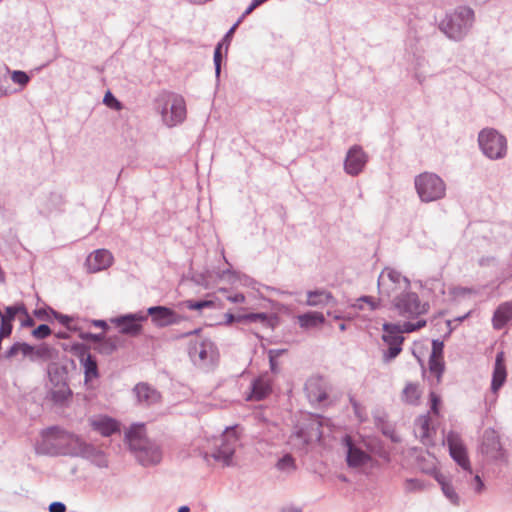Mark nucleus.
<instances>
[{"mask_svg":"<svg viewBox=\"0 0 512 512\" xmlns=\"http://www.w3.org/2000/svg\"><path fill=\"white\" fill-rule=\"evenodd\" d=\"M227 300L232 303H243L245 301V296L242 293H237L232 296H227Z\"/></svg>","mask_w":512,"mask_h":512,"instance_id":"47","label":"nucleus"},{"mask_svg":"<svg viewBox=\"0 0 512 512\" xmlns=\"http://www.w3.org/2000/svg\"><path fill=\"white\" fill-rule=\"evenodd\" d=\"M147 312L151 316L152 322L158 327H165L178 321L177 314L167 307H150Z\"/></svg>","mask_w":512,"mask_h":512,"instance_id":"18","label":"nucleus"},{"mask_svg":"<svg viewBox=\"0 0 512 512\" xmlns=\"http://www.w3.org/2000/svg\"><path fill=\"white\" fill-rule=\"evenodd\" d=\"M238 320L266 323L268 322V316L265 313H251L238 317Z\"/></svg>","mask_w":512,"mask_h":512,"instance_id":"35","label":"nucleus"},{"mask_svg":"<svg viewBox=\"0 0 512 512\" xmlns=\"http://www.w3.org/2000/svg\"><path fill=\"white\" fill-rule=\"evenodd\" d=\"M480 451L491 460H498L502 458L503 450L499 435L494 429L489 428L484 431Z\"/></svg>","mask_w":512,"mask_h":512,"instance_id":"12","label":"nucleus"},{"mask_svg":"<svg viewBox=\"0 0 512 512\" xmlns=\"http://www.w3.org/2000/svg\"><path fill=\"white\" fill-rule=\"evenodd\" d=\"M469 314H470V312H467V313H466V314H464L463 316L455 318V321L461 322V321H463L464 319H466V318L469 316Z\"/></svg>","mask_w":512,"mask_h":512,"instance_id":"56","label":"nucleus"},{"mask_svg":"<svg viewBox=\"0 0 512 512\" xmlns=\"http://www.w3.org/2000/svg\"><path fill=\"white\" fill-rule=\"evenodd\" d=\"M190 509L188 506H181L178 510V512H189Z\"/></svg>","mask_w":512,"mask_h":512,"instance_id":"58","label":"nucleus"},{"mask_svg":"<svg viewBox=\"0 0 512 512\" xmlns=\"http://www.w3.org/2000/svg\"><path fill=\"white\" fill-rule=\"evenodd\" d=\"M134 391L138 400L142 403L150 405L160 400V394L147 384L141 383L136 385Z\"/></svg>","mask_w":512,"mask_h":512,"instance_id":"25","label":"nucleus"},{"mask_svg":"<svg viewBox=\"0 0 512 512\" xmlns=\"http://www.w3.org/2000/svg\"><path fill=\"white\" fill-rule=\"evenodd\" d=\"M127 439L132 450L136 452L137 459L143 465H152L160 462L162 453L157 446H149L151 457H148L149 440L145 435L143 425H134L127 433Z\"/></svg>","mask_w":512,"mask_h":512,"instance_id":"2","label":"nucleus"},{"mask_svg":"<svg viewBox=\"0 0 512 512\" xmlns=\"http://www.w3.org/2000/svg\"><path fill=\"white\" fill-rule=\"evenodd\" d=\"M286 350H280V349H271L268 352L269 358H275L277 359L279 356H281Z\"/></svg>","mask_w":512,"mask_h":512,"instance_id":"50","label":"nucleus"},{"mask_svg":"<svg viewBox=\"0 0 512 512\" xmlns=\"http://www.w3.org/2000/svg\"><path fill=\"white\" fill-rule=\"evenodd\" d=\"M168 103L170 104V111L164 109L162 118L168 126L172 127L183 122L186 118V105L181 96H171Z\"/></svg>","mask_w":512,"mask_h":512,"instance_id":"13","label":"nucleus"},{"mask_svg":"<svg viewBox=\"0 0 512 512\" xmlns=\"http://www.w3.org/2000/svg\"><path fill=\"white\" fill-rule=\"evenodd\" d=\"M12 81L24 87L28 84L30 77L23 71H13L11 74Z\"/></svg>","mask_w":512,"mask_h":512,"instance_id":"36","label":"nucleus"},{"mask_svg":"<svg viewBox=\"0 0 512 512\" xmlns=\"http://www.w3.org/2000/svg\"><path fill=\"white\" fill-rule=\"evenodd\" d=\"M475 20L474 11L467 6L456 8L450 15V39H463L473 26Z\"/></svg>","mask_w":512,"mask_h":512,"instance_id":"9","label":"nucleus"},{"mask_svg":"<svg viewBox=\"0 0 512 512\" xmlns=\"http://www.w3.org/2000/svg\"><path fill=\"white\" fill-rule=\"evenodd\" d=\"M20 312H26L23 305L9 306L5 309V313L1 316V318L13 322L16 315Z\"/></svg>","mask_w":512,"mask_h":512,"instance_id":"33","label":"nucleus"},{"mask_svg":"<svg viewBox=\"0 0 512 512\" xmlns=\"http://www.w3.org/2000/svg\"><path fill=\"white\" fill-rule=\"evenodd\" d=\"M103 101L108 107L115 108L116 110L121 109L120 102L109 91L105 94Z\"/></svg>","mask_w":512,"mask_h":512,"instance_id":"39","label":"nucleus"},{"mask_svg":"<svg viewBox=\"0 0 512 512\" xmlns=\"http://www.w3.org/2000/svg\"><path fill=\"white\" fill-rule=\"evenodd\" d=\"M223 47H224L223 43H219L216 46L215 51H214V64H215V70H216L217 76L220 74Z\"/></svg>","mask_w":512,"mask_h":512,"instance_id":"38","label":"nucleus"},{"mask_svg":"<svg viewBox=\"0 0 512 512\" xmlns=\"http://www.w3.org/2000/svg\"><path fill=\"white\" fill-rule=\"evenodd\" d=\"M409 289V279L394 269L385 268L378 277V292L381 298L386 297L392 301Z\"/></svg>","mask_w":512,"mask_h":512,"instance_id":"4","label":"nucleus"},{"mask_svg":"<svg viewBox=\"0 0 512 512\" xmlns=\"http://www.w3.org/2000/svg\"><path fill=\"white\" fill-rule=\"evenodd\" d=\"M90 426L96 432L104 437H108L116 432H119V423L108 416H94L89 419Z\"/></svg>","mask_w":512,"mask_h":512,"instance_id":"17","label":"nucleus"},{"mask_svg":"<svg viewBox=\"0 0 512 512\" xmlns=\"http://www.w3.org/2000/svg\"><path fill=\"white\" fill-rule=\"evenodd\" d=\"M186 307L190 310H201L203 308L216 307L214 300H203V301H186Z\"/></svg>","mask_w":512,"mask_h":512,"instance_id":"32","label":"nucleus"},{"mask_svg":"<svg viewBox=\"0 0 512 512\" xmlns=\"http://www.w3.org/2000/svg\"><path fill=\"white\" fill-rule=\"evenodd\" d=\"M450 458L456 463L459 471L462 472L463 478L467 481L470 488L475 493H481L484 489V483L477 473H474L467 447L458 438L456 434L450 431Z\"/></svg>","mask_w":512,"mask_h":512,"instance_id":"1","label":"nucleus"},{"mask_svg":"<svg viewBox=\"0 0 512 512\" xmlns=\"http://www.w3.org/2000/svg\"><path fill=\"white\" fill-rule=\"evenodd\" d=\"M359 302H364V303H367L369 306H370V309L371 310H374L376 308L379 307V301H376L374 298L372 297H363L361 299L358 300Z\"/></svg>","mask_w":512,"mask_h":512,"instance_id":"44","label":"nucleus"},{"mask_svg":"<svg viewBox=\"0 0 512 512\" xmlns=\"http://www.w3.org/2000/svg\"><path fill=\"white\" fill-rule=\"evenodd\" d=\"M340 329H341V330H344V329H345V325H344V324H341V325H340Z\"/></svg>","mask_w":512,"mask_h":512,"instance_id":"64","label":"nucleus"},{"mask_svg":"<svg viewBox=\"0 0 512 512\" xmlns=\"http://www.w3.org/2000/svg\"><path fill=\"white\" fill-rule=\"evenodd\" d=\"M478 146L490 160L503 159L507 154V139L494 128H483L478 133Z\"/></svg>","mask_w":512,"mask_h":512,"instance_id":"3","label":"nucleus"},{"mask_svg":"<svg viewBox=\"0 0 512 512\" xmlns=\"http://www.w3.org/2000/svg\"><path fill=\"white\" fill-rule=\"evenodd\" d=\"M277 467L282 471H291L295 469V461L291 455L287 454L278 461Z\"/></svg>","mask_w":512,"mask_h":512,"instance_id":"34","label":"nucleus"},{"mask_svg":"<svg viewBox=\"0 0 512 512\" xmlns=\"http://www.w3.org/2000/svg\"><path fill=\"white\" fill-rule=\"evenodd\" d=\"M440 397L435 393H430V408L431 412H433L435 415L439 414V405H440Z\"/></svg>","mask_w":512,"mask_h":512,"instance_id":"41","label":"nucleus"},{"mask_svg":"<svg viewBox=\"0 0 512 512\" xmlns=\"http://www.w3.org/2000/svg\"><path fill=\"white\" fill-rule=\"evenodd\" d=\"M299 325L302 328H313L324 323V315L320 312H308L297 316Z\"/></svg>","mask_w":512,"mask_h":512,"instance_id":"27","label":"nucleus"},{"mask_svg":"<svg viewBox=\"0 0 512 512\" xmlns=\"http://www.w3.org/2000/svg\"><path fill=\"white\" fill-rule=\"evenodd\" d=\"M54 354V350L47 346V345H41L39 347L34 348L32 360L35 359H43V360H50L52 359Z\"/></svg>","mask_w":512,"mask_h":512,"instance_id":"31","label":"nucleus"},{"mask_svg":"<svg viewBox=\"0 0 512 512\" xmlns=\"http://www.w3.org/2000/svg\"><path fill=\"white\" fill-rule=\"evenodd\" d=\"M149 446H155V445H154V444H152L151 442H149V443H148V447H149ZM147 450H148V457H151V451H150V449L148 448Z\"/></svg>","mask_w":512,"mask_h":512,"instance_id":"60","label":"nucleus"},{"mask_svg":"<svg viewBox=\"0 0 512 512\" xmlns=\"http://www.w3.org/2000/svg\"><path fill=\"white\" fill-rule=\"evenodd\" d=\"M51 334V329L46 324L39 325L33 330L32 335L37 339H44Z\"/></svg>","mask_w":512,"mask_h":512,"instance_id":"37","label":"nucleus"},{"mask_svg":"<svg viewBox=\"0 0 512 512\" xmlns=\"http://www.w3.org/2000/svg\"><path fill=\"white\" fill-rule=\"evenodd\" d=\"M332 300V295L326 291L309 292L307 298V304L309 306H318L327 304Z\"/></svg>","mask_w":512,"mask_h":512,"instance_id":"29","label":"nucleus"},{"mask_svg":"<svg viewBox=\"0 0 512 512\" xmlns=\"http://www.w3.org/2000/svg\"><path fill=\"white\" fill-rule=\"evenodd\" d=\"M43 437L47 442L52 440L58 441V444L68 443L70 441H78V438L58 427H51L43 432Z\"/></svg>","mask_w":512,"mask_h":512,"instance_id":"26","label":"nucleus"},{"mask_svg":"<svg viewBox=\"0 0 512 512\" xmlns=\"http://www.w3.org/2000/svg\"><path fill=\"white\" fill-rule=\"evenodd\" d=\"M270 368L273 372H277V362L275 358H269Z\"/></svg>","mask_w":512,"mask_h":512,"instance_id":"55","label":"nucleus"},{"mask_svg":"<svg viewBox=\"0 0 512 512\" xmlns=\"http://www.w3.org/2000/svg\"><path fill=\"white\" fill-rule=\"evenodd\" d=\"M146 319L147 316L143 314H129L114 319L113 323L119 328L120 333L136 336L141 332V322Z\"/></svg>","mask_w":512,"mask_h":512,"instance_id":"14","label":"nucleus"},{"mask_svg":"<svg viewBox=\"0 0 512 512\" xmlns=\"http://www.w3.org/2000/svg\"><path fill=\"white\" fill-rule=\"evenodd\" d=\"M241 23V19H239L231 28L230 30L226 33L224 39L222 40L221 43H223V45L225 46V52L227 51L228 49V46L230 44V41H231V38L235 32V30L237 29L238 25Z\"/></svg>","mask_w":512,"mask_h":512,"instance_id":"42","label":"nucleus"},{"mask_svg":"<svg viewBox=\"0 0 512 512\" xmlns=\"http://www.w3.org/2000/svg\"><path fill=\"white\" fill-rule=\"evenodd\" d=\"M305 390L312 403H321L327 398L326 384L321 377H311L306 382Z\"/></svg>","mask_w":512,"mask_h":512,"instance_id":"19","label":"nucleus"},{"mask_svg":"<svg viewBox=\"0 0 512 512\" xmlns=\"http://www.w3.org/2000/svg\"><path fill=\"white\" fill-rule=\"evenodd\" d=\"M225 318H226V324H232V323L236 320V318L234 317V315H233V314H231V313H227V314L225 315Z\"/></svg>","mask_w":512,"mask_h":512,"instance_id":"54","label":"nucleus"},{"mask_svg":"<svg viewBox=\"0 0 512 512\" xmlns=\"http://www.w3.org/2000/svg\"><path fill=\"white\" fill-rule=\"evenodd\" d=\"M272 392L271 380L266 376H260L252 383L251 393L247 400L260 401L266 398Z\"/></svg>","mask_w":512,"mask_h":512,"instance_id":"22","label":"nucleus"},{"mask_svg":"<svg viewBox=\"0 0 512 512\" xmlns=\"http://www.w3.org/2000/svg\"><path fill=\"white\" fill-rule=\"evenodd\" d=\"M12 332V322L1 318L0 338L8 337Z\"/></svg>","mask_w":512,"mask_h":512,"instance_id":"40","label":"nucleus"},{"mask_svg":"<svg viewBox=\"0 0 512 512\" xmlns=\"http://www.w3.org/2000/svg\"><path fill=\"white\" fill-rule=\"evenodd\" d=\"M255 8H257V6H253L252 2L250 6L246 9V11L243 13L240 19L242 20L245 16L249 15Z\"/></svg>","mask_w":512,"mask_h":512,"instance_id":"53","label":"nucleus"},{"mask_svg":"<svg viewBox=\"0 0 512 512\" xmlns=\"http://www.w3.org/2000/svg\"><path fill=\"white\" fill-rule=\"evenodd\" d=\"M419 425L422 430V437L427 435V429H428V420L426 418H422L419 420Z\"/></svg>","mask_w":512,"mask_h":512,"instance_id":"49","label":"nucleus"},{"mask_svg":"<svg viewBox=\"0 0 512 512\" xmlns=\"http://www.w3.org/2000/svg\"><path fill=\"white\" fill-rule=\"evenodd\" d=\"M388 346H389V349L386 354L388 359L395 358L396 356L399 355V353L402 350L401 345H388Z\"/></svg>","mask_w":512,"mask_h":512,"instance_id":"43","label":"nucleus"},{"mask_svg":"<svg viewBox=\"0 0 512 512\" xmlns=\"http://www.w3.org/2000/svg\"><path fill=\"white\" fill-rule=\"evenodd\" d=\"M367 162V156L363 150L358 147H352L345 160V170L350 175L359 174Z\"/></svg>","mask_w":512,"mask_h":512,"instance_id":"16","label":"nucleus"},{"mask_svg":"<svg viewBox=\"0 0 512 512\" xmlns=\"http://www.w3.org/2000/svg\"><path fill=\"white\" fill-rule=\"evenodd\" d=\"M391 307L398 316L408 320L418 319L429 310V304L421 301L411 289L392 300Z\"/></svg>","mask_w":512,"mask_h":512,"instance_id":"5","label":"nucleus"},{"mask_svg":"<svg viewBox=\"0 0 512 512\" xmlns=\"http://www.w3.org/2000/svg\"><path fill=\"white\" fill-rule=\"evenodd\" d=\"M95 325L96 326H99V327H105L106 326V323L104 321H96L95 322Z\"/></svg>","mask_w":512,"mask_h":512,"instance_id":"59","label":"nucleus"},{"mask_svg":"<svg viewBox=\"0 0 512 512\" xmlns=\"http://www.w3.org/2000/svg\"><path fill=\"white\" fill-rule=\"evenodd\" d=\"M512 320V301L501 303L493 313L492 326L495 330L503 329Z\"/></svg>","mask_w":512,"mask_h":512,"instance_id":"21","label":"nucleus"},{"mask_svg":"<svg viewBox=\"0 0 512 512\" xmlns=\"http://www.w3.org/2000/svg\"><path fill=\"white\" fill-rule=\"evenodd\" d=\"M238 441L239 435L236 428H227L220 437L214 439L213 449L206 452L205 456L211 457L223 465H230Z\"/></svg>","mask_w":512,"mask_h":512,"instance_id":"6","label":"nucleus"},{"mask_svg":"<svg viewBox=\"0 0 512 512\" xmlns=\"http://www.w3.org/2000/svg\"><path fill=\"white\" fill-rule=\"evenodd\" d=\"M81 363L84 367L85 381H92L98 377L97 362L90 353L81 356Z\"/></svg>","mask_w":512,"mask_h":512,"instance_id":"28","label":"nucleus"},{"mask_svg":"<svg viewBox=\"0 0 512 512\" xmlns=\"http://www.w3.org/2000/svg\"><path fill=\"white\" fill-rule=\"evenodd\" d=\"M113 262L112 254L106 249H99L91 253L86 259L89 272L95 273L107 269Z\"/></svg>","mask_w":512,"mask_h":512,"instance_id":"15","label":"nucleus"},{"mask_svg":"<svg viewBox=\"0 0 512 512\" xmlns=\"http://www.w3.org/2000/svg\"><path fill=\"white\" fill-rule=\"evenodd\" d=\"M429 373L440 382L445 372L444 342L433 340L428 360Z\"/></svg>","mask_w":512,"mask_h":512,"instance_id":"11","label":"nucleus"},{"mask_svg":"<svg viewBox=\"0 0 512 512\" xmlns=\"http://www.w3.org/2000/svg\"><path fill=\"white\" fill-rule=\"evenodd\" d=\"M284 512H300L299 510H296V509H289V510H286Z\"/></svg>","mask_w":512,"mask_h":512,"instance_id":"61","label":"nucleus"},{"mask_svg":"<svg viewBox=\"0 0 512 512\" xmlns=\"http://www.w3.org/2000/svg\"><path fill=\"white\" fill-rule=\"evenodd\" d=\"M415 187L422 201L430 202L445 195L444 181L433 173H423L416 177Z\"/></svg>","mask_w":512,"mask_h":512,"instance_id":"7","label":"nucleus"},{"mask_svg":"<svg viewBox=\"0 0 512 512\" xmlns=\"http://www.w3.org/2000/svg\"><path fill=\"white\" fill-rule=\"evenodd\" d=\"M435 479L439 482L442 487V490L445 495H448L447 485L444 481V477H441L437 472H435Z\"/></svg>","mask_w":512,"mask_h":512,"instance_id":"48","label":"nucleus"},{"mask_svg":"<svg viewBox=\"0 0 512 512\" xmlns=\"http://www.w3.org/2000/svg\"><path fill=\"white\" fill-rule=\"evenodd\" d=\"M422 393V388L419 383L409 382L402 390L401 399L406 404L417 405L421 399Z\"/></svg>","mask_w":512,"mask_h":512,"instance_id":"24","label":"nucleus"},{"mask_svg":"<svg viewBox=\"0 0 512 512\" xmlns=\"http://www.w3.org/2000/svg\"><path fill=\"white\" fill-rule=\"evenodd\" d=\"M347 447V463L350 467H361L370 461V456L353 445L350 436L344 438Z\"/></svg>","mask_w":512,"mask_h":512,"instance_id":"20","label":"nucleus"},{"mask_svg":"<svg viewBox=\"0 0 512 512\" xmlns=\"http://www.w3.org/2000/svg\"><path fill=\"white\" fill-rule=\"evenodd\" d=\"M426 326V321L418 319L416 322L406 321L403 324L385 323L383 324V340L388 345H402L404 341L403 333H411Z\"/></svg>","mask_w":512,"mask_h":512,"instance_id":"10","label":"nucleus"},{"mask_svg":"<svg viewBox=\"0 0 512 512\" xmlns=\"http://www.w3.org/2000/svg\"><path fill=\"white\" fill-rule=\"evenodd\" d=\"M266 0H253V6H260L262 3H264Z\"/></svg>","mask_w":512,"mask_h":512,"instance_id":"57","label":"nucleus"},{"mask_svg":"<svg viewBox=\"0 0 512 512\" xmlns=\"http://www.w3.org/2000/svg\"><path fill=\"white\" fill-rule=\"evenodd\" d=\"M494 262H495V258L487 257V258H481L479 261V264L481 266H484V265H489L490 263H494Z\"/></svg>","mask_w":512,"mask_h":512,"instance_id":"52","label":"nucleus"},{"mask_svg":"<svg viewBox=\"0 0 512 512\" xmlns=\"http://www.w3.org/2000/svg\"><path fill=\"white\" fill-rule=\"evenodd\" d=\"M34 351V347L27 343H16L14 344L7 352V357L11 358L15 356L18 352H21L25 356H30L32 358Z\"/></svg>","mask_w":512,"mask_h":512,"instance_id":"30","label":"nucleus"},{"mask_svg":"<svg viewBox=\"0 0 512 512\" xmlns=\"http://www.w3.org/2000/svg\"><path fill=\"white\" fill-rule=\"evenodd\" d=\"M218 292L226 293V292H227V289H225V288H220V289L218 290Z\"/></svg>","mask_w":512,"mask_h":512,"instance_id":"62","label":"nucleus"},{"mask_svg":"<svg viewBox=\"0 0 512 512\" xmlns=\"http://www.w3.org/2000/svg\"><path fill=\"white\" fill-rule=\"evenodd\" d=\"M49 377L52 387L49 390L50 400L57 406L68 405L73 397V392L66 381V372L64 369L56 368L49 370Z\"/></svg>","mask_w":512,"mask_h":512,"instance_id":"8","label":"nucleus"},{"mask_svg":"<svg viewBox=\"0 0 512 512\" xmlns=\"http://www.w3.org/2000/svg\"><path fill=\"white\" fill-rule=\"evenodd\" d=\"M200 357H201L202 359H204V358H205V353H204V352H200Z\"/></svg>","mask_w":512,"mask_h":512,"instance_id":"63","label":"nucleus"},{"mask_svg":"<svg viewBox=\"0 0 512 512\" xmlns=\"http://www.w3.org/2000/svg\"><path fill=\"white\" fill-rule=\"evenodd\" d=\"M449 497H450V503H453L455 505L459 504V497L455 492L450 490Z\"/></svg>","mask_w":512,"mask_h":512,"instance_id":"51","label":"nucleus"},{"mask_svg":"<svg viewBox=\"0 0 512 512\" xmlns=\"http://www.w3.org/2000/svg\"><path fill=\"white\" fill-rule=\"evenodd\" d=\"M507 377L506 366L504 363V353L499 352L496 355L495 365L492 375L491 390L496 393L505 383Z\"/></svg>","mask_w":512,"mask_h":512,"instance_id":"23","label":"nucleus"},{"mask_svg":"<svg viewBox=\"0 0 512 512\" xmlns=\"http://www.w3.org/2000/svg\"><path fill=\"white\" fill-rule=\"evenodd\" d=\"M405 487H406V490H408V491H414L416 489L421 488L419 482L417 480H413V479L406 480Z\"/></svg>","mask_w":512,"mask_h":512,"instance_id":"46","label":"nucleus"},{"mask_svg":"<svg viewBox=\"0 0 512 512\" xmlns=\"http://www.w3.org/2000/svg\"><path fill=\"white\" fill-rule=\"evenodd\" d=\"M66 506L61 502H53L49 506V512H65Z\"/></svg>","mask_w":512,"mask_h":512,"instance_id":"45","label":"nucleus"}]
</instances>
